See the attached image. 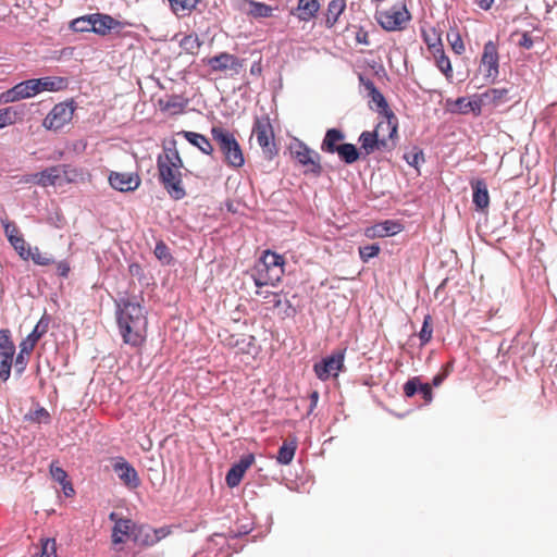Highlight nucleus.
Returning a JSON list of instances; mask_svg holds the SVG:
<instances>
[{"label": "nucleus", "mask_w": 557, "mask_h": 557, "mask_svg": "<svg viewBox=\"0 0 557 557\" xmlns=\"http://www.w3.org/2000/svg\"><path fill=\"white\" fill-rule=\"evenodd\" d=\"M141 296L127 293L114 299L115 319L120 335L125 344L133 347L141 345L147 327V311L141 305Z\"/></svg>", "instance_id": "f257e3e1"}, {"label": "nucleus", "mask_w": 557, "mask_h": 557, "mask_svg": "<svg viewBox=\"0 0 557 557\" xmlns=\"http://www.w3.org/2000/svg\"><path fill=\"white\" fill-rule=\"evenodd\" d=\"M67 81L59 76H45L30 78L17 83L12 88L1 94L0 100L4 103L16 102L32 98L41 91H59L65 88Z\"/></svg>", "instance_id": "f03ea898"}, {"label": "nucleus", "mask_w": 557, "mask_h": 557, "mask_svg": "<svg viewBox=\"0 0 557 557\" xmlns=\"http://www.w3.org/2000/svg\"><path fill=\"white\" fill-rule=\"evenodd\" d=\"M212 138L218 143L224 161L228 166L242 168L245 164V158L242 148L235 136L227 129L213 126L211 128Z\"/></svg>", "instance_id": "7ed1b4c3"}, {"label": "nucleus", "mask_w": 557, "mask_h": 557, "mask_svg": "<svg viewBox=\"0 0 557 557\" xmlns=\"http://www.w3.org/2000/svg\"><path fill=\"white\" fill-rule=\"evenodd\" d=\"M157 169L159 182L168 191L169 196L174 200L183 199L186 196V190L183 186L181 171L161 160V157L157 158Z\"/></svg>", "instance_id": "20e7f679"}, {"label": "nucleus", "mask_w": 557, "mask_h": 557, "mask_svg": "<svg viewBox=\"0 0 557 557\" xmlns=\"http://www.w3.org/2000/svg\"><path fill=\"white\" fill-rule=\"evenodd\" d=\"M157 169L159 182L168 191L169 196L174 200L183 199L186 196V190L183 186L181 171L161 160V157L157 158Z\"/></svg>", "instance_id": "39448f33"}, {"label": "nucleus", "mask_w": 557, "mask_h": 557, "mask_svg": "<svg viewBox=\"0 0 557 557\" xmlns=\"http://www.w3.org/2000/svg\"><path fill=\"white\" fill-rule=\"evenodd\" d=\"M375 20L387 32H397L405 28V24L411 20V14L404 2L395 3L388 10L377 11Z\"/></svg>", "instance_id": "423d86ee"}, {"label": "nucleus", "mask_w": 557, "mask_h": 557, "mask_svg": "<svg viewBox=\"0 0 557 557\" xmlns=\"http://www.w3.org/2000/svg\"><path fill=\"white\" fill-rule=\"evenodd\" d=\"M473 195V203L478 210L483 211L487 208V183L484 178H473L470 182ZM476 235L482 243L487 244V214L480 213L476 224Z\"/></svg>", "instance_id": "0eeeda50"}, {"label": "nucleus", "mask_w": 557, "mask_h": 557, "mask_svg": "<svg viewBox=\"0 0 557 557\" xmlns=\"http://www.w3.org/2000/svg\"><path fill=\"white\" fill-rule=\"evenodd\" d=\"M15 345L9 329L0 330V380L7 382L10 379L15 355Z\"/></svg>", "instance_id": "6e6552de"}, {"label": "nucleus", "mask_w": 557, "mask_h": 557, "mask_svg": "<svg viewBox=\"0 0 557 557\" xmlns=\"http://www.w3.org/2000/svg\"><path fill=\"white\" fill-rule=\"evenodd\" d=\"M75 110L74 101L57 103L44 119L42 125L50 131H58L69 123Z\"/></svg>", "instance_id": "1a4fd4ad"}, {"label": "nucleus", "mask_w": 557, "mask_h": 557, "mask_svg": "<svg viewBox=\"0 0 557 557\" xmlns=\"http://www.w3.org/2000/svg\"><path fill=\"white\" fill-rule=\"evenodd\" d=\"M290 152L301 165L310 166L306 171V173H310L314 176H320L322 174V165L320 163V159H321L320 154L317 151L312 150L304 141H298L292 148Z\"/></svg>", "instance_id": "9d476101"}, {"label": "nucleus", "mask_w": 557, "mask_h": 557, "mask_svg": "<svg viewBox=\"0 0 557 557\" xmlns=\"http://www.w3.org/2000/svg\"><path fill=\"white\" fill-rule=\"evenodd\" d=\"M252 133L256 135L258 145L263 151L272 153L275 150V144L273 143L274 133L269 115L264 114L255 117Z\"/></svg>", "instance_id": "9b49d317"}, {"label": "nucleus", "mask_w": 557, "mask_h": 557, "mask_svg": "<svg viewBox=\"0 0 557 557\" xmlns=\"http://www.w3.org/2000/svg\"><path fill=\"white\" fill-rule=\"evenodd\" d=\"M345 351V349L334 351L315 363L313 368L318 379L325 381L332 373L336 374L337 371H341L344 367Z\"/></svg>", "instance_id": "f8f14e48"}, {"label": "nucleus", "mask_w": 557, "mask_h": 557, "mask_svg": "<svg viewBox=\"0 0 557 557\" xmlns=\"http://www.w3.org/2000/svg\"><path fill=\"white\" fill-rule=\"evenodd\" d=\"M367 97L370 99V109L376 111L377 113L384 115L387 119V127L389 128L388 138L393 139L394 136L397 135V124L392 123L393 120H396V116L394 112L389 109L384 95L377 88Z\"/></svg>", "instance_id": "ddd939ff"}, {"label": "nucleus", "mask_w": 557, "mask_h": 557, "mask_svg": "<svg viewBox=\"0 0 557 557\" xmlns=\"http://www.w3.org/2000/svg\"><path fill=\"white\" fill-rule=\"evenodd\" d=\"M207 64L210 66L212 72H223L232 70L234 74H238L244 66V61L237 58L235 54L228 52H221L207 60Z\"/></svg>", "instance_id": "4468645a"}, {"label": "nucleus", "mask_w": 557, "mask_h": 557, "mask_svg": "<svg viewBox=\"0 0 557 557\" xmlns=\"http://www.w3.org/2000/svg\"><path fill=\"white\" fill-rule=\"evenodd\" d=\"M112 468L117 478L128 488H137L140 485V479L136 469L124 457H116Z\"/></svg>", "instance_id": "2eb2a0df"}, {"label": "nucleus", "mask_w": 557, "mask_h": 557, "mask_svg": "<svg viewBox=\"0 0 557 557\" xmlns=\"http://www.w3.org/2000/svg\"><path fill=\"white\" fill-rule=\"evenodd\" d=\"M110 186L121 193H128L136 190L141 183L137 173H122L112 171L109 174Z\"/></svg>", "instance_id": "dca6fc26"}, {"label": "nucleus", "mask_w": 557, "mask_h": 557, "mask_svg": "<svg viewBox=\"0 0 557 557\" xmlns=\"http://www.w3.org/2000/svg\"><path fill=\"white\" fill-rule=\"evenodd\" d=\"M485 97H487V91L480 95H473L471 97H459L455 100L451 112L459 114L472 113L474 115H479L482 111V107L484 106Z\"/></svg>", "instance_id": "f3484780"}, {"label": "nucleus", "mask_w": 557, "mask_h": 557, "mask_svg": "<svg viewBox=\"0 0 557 557\" xmlns=\"http://www.w3.org/2000/svg\"><path fill=\"white\" fill-rule=\"evenodd\" d=\"M253 461L255 455L249 453L243 455L237 462L233 463L225 476L227 486L231 488L236 487L240 483L246 470L253 463Z\"/></svg>", "instance_id": "a211bd4d"}, {"label": "nucleus", "mask_w": 557, "mask_h": 557, "mask_svg": "<svg viewBox=\"0 0 557 557\" xmlns=\"http://www.w3.org/2000/svg\"><path fill=\"white\" fill-rule=\"evenodd\" d=\"M122 26V22L115 20L109 14L92 13V25L90 26L91 33L106 36L112 32H119Z\"/></svg>", "instance_id": "6ab92c4d"}, {"label": "nucleus", "mask_w": 557, "mask_h": 557, "mask_svg": "<svg viewBox=\"0 0 557 557\" xmlns=\"http://www.w3.org/2000/svg\"><path fill=\"white\" fill-rule=\"evenodd\" d=\"M50 318L44 314L37 322L33 331L20 343L22 352L30 354L37 342L47 333Z\"/></svg>", "instance_id": "aec40b11"}, {"label": "nucleus", "mask_w": 557, "mask_h": 557, "mask_svg": "<svg viewBox=\"0 0 557 557\" xmlns=\"http://www.w3.org/2000/svg\"><path fill=\"white\" fill-rule=\"evenodd\" d=\"M345 133L341 128H329L326 129L322 139L320 149L322 152L335 154L338 151L339 145L345 139Z\"/></svg>", "instance_id": "412c9836"}, {"label": "nucleus", "mask_w": 557, "mask_h": 557, "mask_svg": "<svg viewBox=\"0 0 557 557\" xmlns=\"http://www.w3.org/2000/svg\"><path fill=\"white\" fill-rule=\"evenodd\" d=\"M282 275L283 273L272 272V270L269 268L265 269L256 264L251 273V278L257 287H263L268 285L275 286L276 283L281 281Z\"/></svg>", "instance_id": "4be33fe9"}, {"label": "nucleus", "mask_w": 557, "mask_h": 557, "mask_svg": "<svg viewBox=\"0 0 557 557\" xmlns=\"http://www.w3.org/2000/svg\"><path fill=\"white\" fill-rule=\"evenodd\" d=\"M133 529L135 523L131 519H117L112 528V542L122 544L126 541H133Z\"/></svg>", "instance_id": "5701e85b"}, {"label": "nucleus", "mask_w": 557, "mask_h": 557, "mask_svg": "<svg viewBox=\"0 0 557 557\" xmlns=\"http://www.w3.org/2000/svg\"><path fill=\"white\" fill-rule=\"evenodd\" d=\"M319 9L318 0H298L296 9L292 10V14L297 16L299 21L309 22L317 15Z\"/></svg>", "instance_id": "b1692460"}, {"label": "nucleus", "mask_w": 557, "mask_h": 557, "mask_svg": "<svg viewBox=\"0 0 557 557\" xmlns=\"http://www.w3.org/2000/svg\"><path fill=\"white\" fill-rule=\"evenodd\" d=\"M133 542L143 546H151L158 543V537L152 533V527L135 523V529H133Z\"/></svg>", "instance_id": "393cba45"}, {"label": "nucleus", "mask_w": 557, "mask_h": 557, "mask_svg": "<svg viewBox=\"0 0 557 557\" xmlns=\"http://www.w3.org/2000/svg\"><path fill=\"white\" fill-rule=\"evenodd\" d=\"M180 134H182L190 145L197 147L202 153L212 156L213 147L205 135L191 131H182Z\"/></svg>", "instance_id": "a878e982"}, {"label": "nucleus", "mask_w": 557, "mask_h": 557, "mask_svg": "<svg viewBox=\"0 0 557 557\" xmlns=\"http://www.w3.org/2000/svg\"><path fill=\"white\" fill-rule=\"evenodd\" d=\"M284 263L285 260L283 256L271 250H265L263 251L257 264L265 269L269 268L272 270V272L284 273Z\"/></svg>", "instance_id": "bb28decb"}, {"label": "nucleus", "mask_w": 557, "mask_h": 557, "mask_svg": "<svg viewBox=\"0 0 557 557\" xmlns=\"http://www.w3.org/2000/svg\"><path fill=\"white\" fill-rule=\"evenodd\" d=\"M60 176V166H50L34 174V183L42 187L54 186Z\"/></svg>", "instance_id": "cd10ccee"}, {"label": "nucleus", "mask_w": 557, "mask_h": 557, "mask_svg": "<svg viewBox=\"0 0 557 557\" xmlns=\"http://www.w3.org/2000/svg\"><path fill=\"white\" fill-rule=\"evenodd\" d=\"M158 157H161V160L178 171L184 166L183 159L176 149L175 140H172L169 143V145L163 146V154H159Z\"/></svg>", "instance_id": "c85d7f7f"}, {"label": "nucleus", "mask_w": 557, "mask_h": 557, "mask_svg": "<svg viewBox=\"0 0 557 557\" xmlns=\"http://www.w3.org/2000/svg\"><path fill=\"white\" fill-rule=\"evenodd\" d=\"M341 161L345 164H352L360 159V150L356 147V145L350 143H343L339 145L338 151L336 153Z\"/></svg>", "instance_id": "c756f323"}, {"label": "nucleus", "mask_w": 557, "mask_h": 557, "mask_svg": "<svg viewBox=\"0 0 557 557\" xmlns=\"http://www.w3.org/2000/svg\"><path fill=\"white\" fill-rule=\"evenodd\" d=\"M510 88L508 87H500V88H493L490 90V104H492L494 108H509L508 104L511 100Z\"/></svg>", "instance_id": "7c9ffc66"}, {"label": "nucleus", "mask_w": 557, "mask_h": 557, "mask_svg": "<svg viewBox=\"0 0 557 557\" xmlns=\"http://www.w3.org/2000/svg\"><path fill=\"white\" fill-rule=\"evenodd\" d=\"M346 8V0H331L327 5L325 26L331 28L335 25Z\"/></svg>", "instance_id": "2f4dec72"}, {"label": "nucleus", "mask_w": 557, "mask_h": 557, "mask_svg": "<svg viewBox=\"0 0 557 557\" xmlns=\"http://www.w3.org/2000/svg\"><path fill=\"white\" fill-rule=\"evenodd\" d=\"M379 127H381V124L376 126V128ZM358 141L360 143V149L363 150L366 154L372 153L377 148V129L362 132L359 135Z\"/></svg>", "instance_id": "473e14b6"}, {"label": "nucleus", "mask_w": 557, "mask_h": 557, "mask_svg": "<svg viewBox=\"0 0 557 557\" xmlns=\"http://www.w3.org/2000/svg\"><path fill=\"white\" fill-rule=\"evenodd\" d=\"M188 104V99L182 95H171L168 100H159V107L162 111L174 110V113H181Z\"/></svg>", "instance_id": "72a5a7b5"}, {"label": "nucleus", "mask_w": 557, "mask_h": 557, "mask_svg": "<svg viewBox=\"0 0 557 557\" xmlns=\"http://www.w3.org/2000/svg\"><path fill=\"white\" fill-rule=\"evenodd\" d=\"M373 230L379 237L394 236L403 231V225L397 221L386 220L374 225Z\"/></svg>", "instance_id": "f704fd0d"}, {"label": "nucleus", "mask_w": 557, "mask_h": 557, "mask_svg": "<svg viewBox=\"0 0 557 557\" xmlns=\"http://www.w3.org/2000/svg\"><path fill=\"white\" fill-rule=\"evenodd\" d=\"M297 449V445L295 442L290 443H284L277 451L276 460L280 465L287 466L289 465L294 457Z\"/></svg>", "instance_id": "c9c22d12"}, {"label": "nucleus", "mask_w": 557, "mask_h": 557, "mask_svg": "<svg viewBox=\"0 0 557 557\" xmlns=\"http://www.w3.org/2000/svg\"><path fill=\"white\" fill-rule=\"evenodd\" d=\"M247 3L249 7L247 12L255 18L269 17L272 15V12H273L272 7H270L263 2L248 0Z\"/></svg>", "instance_id": "e433bc0d"}, {"label": "nucleus", "mask_w": 557, "mask_h": 557, "mask_svg": "<svg viewBox=\"0 0 557 557\" xmlns=\"http://www.w3.org/2000/svg\"><path fill=\"white\" fill-rule=\"evenodd\" d=\"M438 51L440 52H432L435 59L436 66L446 77H449L451 76L453 73L450 60L445 54L443 47H441Z\"/></svg>", "instance_id": "4c0bfd02"}, {"label": "nucleus", "mask_w": 557, "mask_h": 557, "mask_svg": "<svg viewBox=\"0 0 557 557\" xmlns=\"http://www.w3.org/2000/svg\"><path fill=\"white\" fill-rule=\"evenodd\" d=\"M9 242L10 244L13 246V248L16 250V252L18 253V256L23 259V260H28L29 259V250L32 247L27 246L25 239L20 236V235H10L9 236Z\"/></svg>", "instance_id": "58836bf2"}, {"label": "nucleus", "mask_w": 557, "mask_h": 557, "mask_svg": "<svg viewBox=\"0 0 557 557\" xmlns=\"http://www.w3.org/2000/svg\"><path fill=\"white\" fill-rule=\"evenodd\" d=\"M41 546L33 557H57V542L54 539H41Z\"/></svg>", "instance_id": "ea45409f"}, {"label": "nucleus", "mask_w": 557, "mask_h": 557, "mask_svg": "<svg viewBox=\"0 0 557 557\" xmlns=\"http://www.w3.org/2000/svg\"><path fill=\"white\" fill-rule=\"evenodd\" d=\"M422 37L431 52H440L438 50L443 47V44L435 28H432L430 32L423 30Z\"/></svg>", "instance_id": "a19ab883"}, {"label": "nucleus", "mask_w": 557, "mask_h": 557, "mask_svg": "<svg viewBox=\"0 0 557 557\" xmlns=\"http://www.w3.org/2000/svg\"><path fill=\"white\" fill-rule=\"evenodd\" d=\"M153 253L156 258L165 265L171 264L173 261V256L163 240L157 242Z\"/></svg>", "instance_id": "79ce46f5"}, {"label": "nucleus", "mask_w": 557, "mask_h": 557, "mask_svg": "<svg viewBox=\"0 0 557 557\" xmlns=\"http://www.w3.org/2000/svg\"><path fill=\"white\" fill-rule=\"evenodd\" d=\"M92 25V14H87L73 20L70 27L76 33L91 32L90 26Z\"/></svg>", "instance_id": "37998d69"}, {"label": "nucleus", "mask_w": 557, "mask_h": 557, "mask_svg": "<svg viewBox=\"0 0 557 557\" xmlns=\"http://www.w3.org/2000/svg\"><path fill=\"white\" fill-rule=\"evenodd\" d=\"M433 334V327H432V317L430 314H425L422 323V327L418 334L421 346L426 345Z\"/></svg>", "instance_id": "c03bdc74"}, {"label": "nucleus", "mask_w": 557, "mask_h": 557, "mask_svg": "<svg viewBox=\"0 0 557 557\" xmlns=\"http://www.w3.org/2000/svg\"><path fill=\"white\" fill-rule=\"evenodd\" d=\"M17 114L14 107L0 109V129L14 124L17 120Z\"/></svg>", "instance_id": "a18cd8bd"}, {"label": "nucleus", "mask_w": 557, "mask_h": 557, "mask_svg": "<svg viewBox=\"0 0 557 557\" xmlns=\"http://www.w3.org/2000/svg\"><path fill=\"white\" fill-rule=\"evenodd\" d=\"M172 11L175 14L194 10L200 0H169Z\"/></svg>", "instance_id": "49530a36"}, {"label": "nucleus", "mask_w": 557, "mask_h": 557, "mask_svg": "<svg viewBox=\"0 0 557 557\" xmlns=\"http://www.w3.org/2000/svg\"><path fill=\"white\" fill-rule=\"evenodd\" d=\"M404 159L410 166L417 170L419 169V164L425 161L423 150L417 147H414L412 151L406 152Z\"/></svg>", "instance_id": "de8ad7c7"}, {"label": "nucleus", "mask_w": 557, "mask_h": 557, "mask_svg": "<svg viewBox=\"0 0 557 557\" xmlns=\"http://www.w3.org/2000/svg\"><path fill=\"white\" fill-rule=\"evenodd\" d=\"M201 46L197 36L186 35L180 41V47L187 53L194 54Z\"/></svg>", "instance_id": "09e8293b"}, {"label": "nucleus", "mask_w": 557, "mask_h": 557, "mask_svg": "<svg viewBox=\"0 0 557 557\" xmlns=\"http://www.w3.org/2000/svg\"><path fill=\"white\" fill-rule=\"evenodd\" d=\"M29 259L37 265H50L54 262L53 258L47 253H41L38 247H32Z\"/></svg>", "instance_id": "8fccbe9b"}, {"label": "nucleus", "mask_w": 557, "mask_h": 557, "mask_svg": "<svg viewBox=\"0 0 557 557\" xmlns=\"http://www.w3.org/2000/svg\"><path fill=\"white\" fill-rule=\"evenodd\" d=\"M252 531V523H240L236 524L234 528H231L227 532V539L228 540H236L240 536L247 535Z\"/></svg>", "instance_id": "3c124183"}, {"label": "nucleus", "mask_w": 557, "mask_h": 557, "mask_svg": "<svg viewBox=\"0 0 557 557\" xmlns=\"http://www.w3.org/2000/svg\"><path fill=\"white\" fill-rule=\"evenodd\" d=\"M381 248L379 244H371L363 247H359V256L363 262H368L370 259L376 257Z\"/></svg>", "instance_id": "603ef678"}, {"label": "nucleus", "mask_w": 557, "mask_h": 557, "mask_svg": "<svg viewBox=\"0 0 557 557\" xmlns=\"http://www.w3.org/2000/svg\"><path fill=\"white\" fill-rule=\"evenodd\" d=\"M28 355L29 354L22 352V347H20L18 354L16 355L15 358H13L14 371L16 375L21 376L24 373L28 362L26 356Z\"/></svg>", "instance_id": "864d4df0"}, {"label": "nucleus", "mask_w": 557, "mask_h": 557, "mask_svg": "<svg viewBox=\"0 0 557 557\" xmlns=\"http://www.w3.org/2000/svg\"><path fill=\"white\" fill-rule=\"evenodd\" d=\"M421 386V380L419 376L409 379L403 386L404 394L406 397L411 398L418 394V388Z\"/></svg>", "instance_id": "5fc2aeb1"}, {"label": "nucleus", "mask_w": 557, "mask_h": 557, "mask_svg": "<svg viewBox=\"0 0 557 557\" xmlns=\"http://www.w3.org/2000/svg\"><path fill=\"white\" fill-rule=\"evenodd\" d=\"M25 419L36 423H48L50 416L49 412L44 407H40L35 411L26 414Z\"/></svg>", "instance_id": "6e6d98bb"}, {"label": "nucleus", "mask_w": 557, "mask_h": 557, "mask_svg": "<svg viewBox=\"0 0 557 557\" xmlns=\"http://www.w3.org/2000/svg\"><path fill=\"white\" fill-rule=\"evenodd\" d=\"M447 38L450 41L451 49L457 54H461L465 51V45L458 33H448Z\"/></svg>", "instance_id": "4d7b16f0"}, {"label": "nucleus", "mask_w": 557, "mask_h": 557, "mask_svg": "<svg viewBox=\"0 0 557 557\" xmlns=\"http://www.w3.org/2000/svg\"><path fill=\"white\" fill-rule=\"evenodd\" d=\"M50 474L52 479L58 483H63L65 480H67L66 471L63 468L55 466L54 463L50 465Z\"/></svg>", "instance_id": "13d9d810"}, {"label": "nucleus", "mask_w": 557, "mask_h": 557, "mask_svg": "<svg viewBox=\"0 0 557 557\" xmlns=\"http://www.w3.org/2000/svg\"><path fill=\"white\" fill-rule=\"evenodd\" d=\"M418 393L421 394L422 398L424 399L425 404H430L433 399V392L432 387L429 383H422L421 386L418 388Z\"/></svg>", "instance_id": "bf43d9fd"}, {"label": "nucleus", "mask_w": 557, "mask_h": 557, "mask_svg": "<svg viewBox=\"0 0 557 557\" xmlns=\"http://www.w3.org/2000/svg\"><path fill=\"white\" fill-rule=\"evenodd\" d=\"M358 78H359L360 85L364 87V89L367 91V96H369L371 92H373L374 90L377 89L374 82L371 81L370 78L366 77L364 75L359 74Z\"/></svg>", "instance_id": "052dcab7"}, {"label": "nucleus", "mask_w": 557, "mask_h": 557, "mask_svg": "<svg viewBox=\"0 0 557 557\" xmlns=\"http://www.w3.org/2000/svg\"><path fill=\"white\" fill-rule=\"evenodd\" d=\"M128 272L132 276L137 277L139 281L145 278L144 270L139 263H136V262L131 263L128 265Z\"/></svg>", "instance_id": "680f3d73"}, {"label": "nucleus", "mask_w": 557, "mask_h": 557, "mask_svg": "<svg viewBox=\"0 0 557 557\" xmlns=\"http://www.w3.org/2000/svg\"><path fill=\"white\" fill-rule=\"evenodd\" d=\"M70 264L67 261H60L58 262L57 264V272H58V275L61 276V277H67L69 273H70Z\"/></svg>", "instance_id": "e2e57ef3"}, {"label": "nucleus", "mask_w": 557, "mask_h": 557, "mask_svg": "<svg viewBox=\"0 0 557 557\" xmlns=\"http://www.w3.org/2000/svg\"><path fill=\"white\" fill-rule=\"evenodd\" d=\"M283 314L286 318H292L297 313L296 308L292 305L290 300L285 299L283 305Z\"/></svg>", "instance_id": "0e129e2a"}, {"label": "nucleus", "mask_w": 557, "mask_h": 557, "mask_svg": "<svg viewBox=\"0 0 557 557\" xmlns=\"http://www.w3.org/2000/svg\"><path fill=\"white\" fill-rule=\"evenodd\" d=\"M518 45L522 48L531 49L533 47V39L528 33H523L518 41Z\"/></svg>", "instance_id": "69168bd1"}, {"label": "nucleus", "mask_w": 557, "mask_h": 557, "mask_svg": "<svg viewBox=\"0 0 557 557\" xmlns=\"http://www.w3.org/2000/svg\"><path fill=\"white\" fill-rule=\"evenodd\" d=\"M498 74V60L497 57L494 58L492 51H490V72L488 75L492 77L493 75Z\"/></svg>", "instance_id": "338daca9"}, {"label": "nucleus", "mask_w": 557, "mask_h": 557, "mask_svg": "<svg viewBox=\"0 0 557 557\" xmlns=\"http://www.w3.org/2000/svg\"><path fill=\"white\" fill-rule=\"evenodd\" d=\"M356 41L358 44H362V45H366V46L370 45L368 32L364 30L363 28H360L356 33Z\"/></svg>", "instance_id": "774afa93"}]
</instances>
